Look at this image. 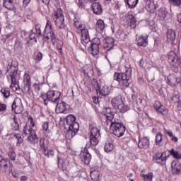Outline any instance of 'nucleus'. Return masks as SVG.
Segmentation results:
<instances>
[{
  "label": "nucleus",
  "instance_id": "obj_1",
  "mask_svg": "<svg viewBox=\"0 0 181 181\" xmlns=\"http://www.w3.org/2000/svg\"><path fill=\"white\" fill-rule=\"evenodd\" d=\"M74 28L77 34L81 35V43L85 47V49H88L93 56H96L100 52V45L101 42L98 37H95L93 40H90V35L86 24L82 23L81 19L76 16L74 18Z\"/></svg>",
  "mask_w": 181,
  "mask_h": 181
},
{
  "label": "nucleus",
  "instance_id": "obj_2",
  "mask_svg": "<svg viewBox=\"0 0 181 181\" xmlns=\"http://www.w3.org/2000/svg\"><path fill=\"white\" fill-rule=\"evenodd\" d=\"M102 121L104 122L105 125L110 127L113 135L119 138L124 136L126 132L125 126L119 119H115V115L110 107H106V112L102 116Z\"/></svg>",
  "mask_w": 181,
  "mask_h": 181
},
{
  "label": "nucleus",
  "instance_id": "obj_3",
  "mask_svg": "<svg viewBox=\"0 0 181 181\" xmlns=\"http://www.w3.org/2000/svg\"><path fill=\"white\" fill-rule=\"evenodd\" d=\"M124 71L122 73H115V80L119 83V88L122 90L127 88L132 83L130 79L132 73V66L130 65L124 66Z\"/></svg>",
  "mask_w": 181,
  "mask_h": 181
},
{
  "label": "nucleus",
  "instance_id": "obj_4",
  "mask_svg": "<svg viewBox=\"0 0 181 181\" xmlns=\"http://www.w3.org/2000/svg\"><path fill=\"white\" fill-rule=\"evenodd\" d=\"M17 73H18V66L13 65L12 63H8L6 66V79L11 83V88L13 91H18L21 89L19 82L16 81Z\"/></svg>",
  "mask_w": 181,
  "mask_h": 181
},
{
  "label": "nucleus",
  "instance_id": "obj_5",
  "mask_svg": "<svg viewBox=\"0 0 181 181\" xmlns=\"http://www.w3.org/2000/svg\"><path fill=\"white\" fill-rule=\"evenodd\" d=\"M65 121L66 122V128L68 129L66 134H65V139L71 140L79 131V123L76 121V117L73 115H67Z\"/></svg>",
  "mask_w": 181,
  "mask_h": 181
},
{
  "label": "nucleus",
  "instance_id": "obj_6",
  "mask_svg": "<svg viewBox=\"0 0 181 181\" xmlns=\"http://www.w3.org/2000/svg\"><path fill=\"white\" fill-rule=\"evenodd\" d=\"M60 96H62V93L60 92L48 90L47 93H41L40 101L45 106H47L49 102L57 104L59 103V100H60Z\"/></svg>",
  "mask_w": 181,
  "mask_h": 181
},
{
  "label": "nucleus",
  "instance_id": "obj_7",
  "mask_svg": "<svg viewBox=\"0 0 181 181\" xmlns=\"http://www.w3.org/2000/svg\"><path fill=\"white\" fill-rule=\"evenodd\" d=\"M52 19L54 21L57 28L59 30L64 29V16L63 15V11L61 8H57L54 9L52 13Z\"/></svg>",
  "mask_w": 181,
  "mask_h": 181
},
{
  "label": "nucleus",
  "instance_id": "obj_8",
  "mask_svg": "<svg viewBox=\"0 0 181 181\" xmlns=\"http://www.w3.org/2000/svg\"><path fill=\"white\" fill-rule=\"evenodd\" d=\"M111 105L115 110H119L122 114H125L130 111V106L124 103L122 96H116L111 100Z\"/></svg>",
  "mask_w": 181,
  "mask_h": 181
},
{
  "label": "nucleus",
  "instance_id": "obj_9",
  "mask_svg": "<svg viewBox=\"0 0 181 181\" xmlns=\"http://www.w3.org/2000/svg\"><path fill=\"white\" fill-rule=\"evenodd\" d=\"M100 130L97 127L90 126V130L89 131V143L86 144L87 149L90 147H95L99 144Z\"/></svg>",
  "mask_w": 181,
  "mask_h": 181
},
{
  "label": "nucleus",
  "instance_id": "obj_10",
  "mask_svg": "<svg viewBox=\"0 0 181 181\" xmlns=\"http://www.w3.org/2000/svg\"><path fill=\"white\" fill-rule=\"evenodd\" d=\"M167 60L168 63H169L170 65L173 66L174 73H179L178 67L181 64V59L179 56L176 55L175 51H170V52L168 53Z\"/></svg>",
  "mask_w": 181,
  "mask_h": 181
},
{
  "label": "nucleus",
  "instance_id": "obj_11",
  "mask_svg": "<svg viewBox=\"0 0 181 181\" xmlns=\"http://www.w3.org/2000/svg\"><path fill=\"white\" fill-rule=\"evenodd\" d=\"M42 36L44 40H50V41H52V43H55L57 40V38H56L55 36V33H54L52 23L51 21H49V20H47V25H45V28H44Z\"/></svg>",
  "mask_w": 181,
  "mask_h": 181
},
{
  "label": "nucleus",
  "instance_id": "obj_12",
  "mask_svg": "<svg viewBox=\"0 0 181 181\" xmlns=\"http://www.w3.org/2000/svg\"><path fill=\"white\" fill-rule=\"evenodd\" d=\"M31 85L30 71H24L23 78L22 80V93H28Z\"/></svg>",
  "mask_w": 181,
  "mask_h": 181
},
{
  "label": "nucleus",
  "instance_id": "obj_13",
  "mask_svg": "<svg viewBox=\"0 0 181 181\" xmlns=\"http://www.w3.org/2000/svg\"><path fill=\"white\" fill-rule=\"evenodd\" d=\"M80 159L84 165L90 164L91 155L86 147H84V148H83V150L81 151Z\"/></svg>",
  "mask_w": 181,
  "mask_h": 181
},
{
  "label": "nucleus",
  "instance_id": "obj_14",
  "mask_svg": "<svg viewBox=\"0 0 181 181\" xmlns=\"http://www.w3.org/2000/svg\"><path fill=\"white\" fill-rule=\"evenodd\" d=\"M24 110L23 103L21 98H16L12 104V111L15 114H21Z\"/></svg>",
  "mask_w": 181,
  "mask_h": 181
},
{
  "label": "nucleus",
  "instance_id": "obj_15",
  "mask_svg": "<svg viewBox=\"0 0 181 181\" xmlns=\"http://www.w3.org/2000/svg\"><path fill=\"white\" fill-rule=\"evenodd\" d=\"M153 160L154 163L160 164V165H165L166 164V160H167V156H166V153H161V152H158L156 153L153 156Z\"/></svg>",
  "mask_w": 181,
  "mask_h": 181
},
{
  "label": "nucleus",
  "instance_id": "obj_16",
  "mask_svg": "<svg viewBox=\"0 0 181 181\" xmlns=\"http://www.w3.org/2000/svg\"><path fill=\"white\" fill-rule=\"evenodd\" d=\"M125 23H127L132 29H134L136 27V17H134L131 12L125 15Z\"/></svg>",
  "mask_w": 181,
  "mask_h": 181
},
{
  "label": "nucleus",
  "instance_id": "obj_17",
  "mask_svg": "<svg viewBox=\"0 0 181 181\" xmlns=\"http://www.w3.org/2000/svg\"><path fill=\"white\" fill-rule=\"evenodd\" d=\"M114 46L115 40L112 37H106V39L104 40L103 47L106 49V54L110 50L114 49Z\"/></svg>",
  "mask_w": 181,
  "mask_h": 181
},
{
  "label": "nucleus",
  "instance_id": "obj_18",
  "mask_svg": "<svg viewBox=\"0 0 181 181\" xmlns=\"http://www.w3.org/2000/svg\"><path fill=\"white\" fill-rule=\"evenodd\" d=\"M137 146L139 149L147 150L151 146V141L147 137L139 139Z\"/></svg>",
  "mask_w": 181,
  "mask_h": 181
},
{
  "label": "nucleus",
  "instance_id": "obj_19",
  "mask_svg": "<svg viewBox=\"0 0 181 181\" xmlns=\"http://www.w3.org/2000/svg\"><path fill=\"white\" fill-rule=\"evenodd\" d=\"M137 42V46L146 47L148 45V36H144L143 35H139L136 39Z\"/></svg>",
  "mask_w": 181,
  "mask_h": 181
},
{
  "label": "nucleus",
  "instance_id": "obj_20",
  "mask_svg": "<svg viewBox=\"0 0 181 181\" xmlns=\"http://www.w3.org/2000/svg\"><path fill=\"white\" fill-rule=\"evenodd\" d=\"M172 173L174 175H177L181 173V163L180 161L174 160L171 164Z\"/></svg>",
  "mask_w": 181,
  "mask_h": 181
},
{
  "label": "nucleus",
  "instance_id": "obj_21",
  "mask_svg": "<svg viewBox=\"0 0 181 181\" xmlns=\"http://www.w3.org/2000/svg\"><path fill=\"white\" fill-rule=\"evenodd\" d=\"M157 8L158 5L154 4L153 1H151V0H147V1H146V10L150 13H154Z\"/></svg>",
  "mask_w": 181,
  "mask_h": 181
},
{
  "label": "nucleus",
  "instance_id": "obj_22",
  "mask_svg": "<svg viewBox=\"0 0 181 181\" xmlns=\"http://www.w3.org/2000/svg\"><path fill=\"white\" fill-rule=\"evenodd\" d=\"M41 130L42 131L44 134V137L47 138L49 137V135L51 134V130L49 128V122H43L42 124H41Z\"/></svg>",
  "mask_w": 181,
  "mask_h": 181
},
{
  "label": "nucleus",
  "instance_id": "obj_23",
  "mask_svg": "<svg viewBox=\"0 0 181 181\" xmlns=\"http://www.w3.org/2000/svg\"><path fill=\"white\" fill-rule=\"evenodd\" d=\"M90 9L96 15H101L103 12L102 6L98 2L91 4Z\"/></svg>",
  "mask_w": 181,
  "mask_h": 181
},
{
  "label": "nucleus",
  "instance_id": "obj_24",
  "mask_svg": "<svg viewBox=\"0 0 181 181\" xmlns=\"http://www.w3.org/2000/svg\"><path fill=\"white\" fill-rule=\"evenodd\" d=\"M66 103L65 102H61V103L57 104L56 112L58 114H62L66 111Z\"/></svg>",
  "mask_w": 181,
  "mask_h": 181
},
{
  "label": "nucleus",
  "instance_id": "obj_25",
  "mask_svg": "<svg viewBox=\"0 0 181 181\" xmlns=\"http://www.w3.org/2000/svg\"><path fill=\"white\" fill-rule=\"evenodd\" d=\"M40 151L43 153L44 156L47 158H53V156H55L54 149L51 148L41 149Z\"/></svg>",
  "mask_w": 181,
  "mask_h": 181
},
{
  "label": "nucleus",
  "instance_id": "obj_26",
  "mask_svg": "<svg viewBox=\"0 0 181 181\" xmlns=\"http://www.w3.org/2000/svg\"><path fill=\"white\" fill-rule=\"evenodd\" d=\"M156 146L158 147H162L164 145V142H163V134L160 132L156 133Z\"/></svg>",
  "mask_w": 181,
  "mask_h": 181
},
{
  "label": "nucleus",
  "instance_id": "obj_27",
  "mask_svg": "<svg viewBox=\"0 0 181 181\" xmlns=\"http://www.w3.org/2000/svg\"><path fill=\"white\" fill-rule=\"evenodd\" d=\"M23 134L25 136L36 135V132L30 125H25L23 128Z\"/></svg>",
  "mask_w": 181,
  "mask_h": 181
},
{
  "label": "nucleus",
  "instance_id": "obj_28",
  "mask_svg": "<svg viewBox=\"0 0 181 181\" xmlns=\"http://www.w3.org/2000/svg\"><path fill=\"white\" fill-rule=\"evenodd\" d=\"M4 7L8 11H13L15 9V4L13 0H4Z\"/></svg>",
  "mask_w": 181,
  "mask_h": 181
},
{
  "label": "nucleus",
  "instance_id": "obj_29",
  "mask_svg": "<svg viewBox=\"0 0 181 181\" xmlns=\"http://www.w3.org/2000/svg\"><path fill=\"white\" fill-rule=\"evenodd\" d=\"M175 31L173 29H169L167 31V39L168 42H173L175 40Z\"/></svg>",
  "mask_w": 181,
  "mask_h": 181
},
{
  "label": "nucleus",
  "instance_id": "obj_30",
  "mask_svg": "<svg viewBox=\"0 0 181 181\" xmlns=\"http://www.w3.org/2000/svg\"><path fill=\"white\" fill-rule=\"evenodd\" d=\"M11 138L15 139L17 140V143H16V146H20L21 144L23 142V139L21 137V135L16 133H13L11 134Z\"/></svg>",
  "mask_w": 181,
  "mask_h": 181
},
{
  "label": "nucleus",
  "instance_id": "obj_31",
  "mask_svg": "<svg viewBox=\"0 0 181 181\" xmlns=\"http://www.w3.org/2000/svg\"><path fill=\"white\" fill-rule=\"evenodd\" d=\"M164 133L166 134L168 136L171 138L170 140L172 142L177 143L179 141V139L173 135V130L164 129Z\"/></svg>",
  "mask_w": 181,
  "mask_h": 181
},
{
  "label": "nucleus",
  "instance_id": "obj_32",
  "mask_svg": "<svg viewBox=\"0 0 181 181\" xmlns=\"http://www.w3.org/2000/svg\"><path fill=\"white\" fill-rule=\"evenodd\" d=\"M95 28L98 32H103L105 28V23L103 20H98L97 23L95 24Z\"/></svg>",
  "mask_w": 181,
  "mask_h": 181
},
{
  "label": "nucleus",
  "instance_id": "obj_33",
  "mask_svg": "<svg viewBox=\"0 0 181 181\" xmlns=\"http://www.w3.org/2000/svg\"><path fill=\"white\" fill-rule=\"evenodd\" d=\"M156 113L158 114V115H160L161 117H168L169 115V109L168 107H163L162 109L155 110Z\"/></svg>",
  "mask_w": 181,
  "mask_h": 181
},
{
  "label": "nucleus",
  "instance_id": "obj_34",
  "mask_svg": "<svg viewBox=\"0 0 181 181\" xmlns=\"http://www.w3.org/2000/svg\"><path fill=\"white\" fill-rule=\"evenodd\" d=\"M156 113L158 114V115H160L161 117H168L169 115V109L168 107H163L162 109L155 110Z\"/></svg>",
  "mask_w": 181,
  "mask_h": 181
},
{
  "label": "nucleus",
  "instance_id": "obj_35",
  "mask_svg": "<svg viewBox=\"0 0 181 181\" xmlns=\"http://www.w3.org/2000/svg\"><path fill=\"white\" fill-rule=\"evenodd\" d=\"M8 163H10L8 159L0 160V170L6 172V169H8Z\"/></svg>",
  "mask_w": 181,
  "mask_h": 181
},
{
  "label": "nucleus",
  "instance_id": "obj_36",
  "mask_svg": "<svg viewBox=\"0 0 181 181\" xmlns=\"http://www.w3.org/2000/svg\"><path fill=\"white\" fill-rule=\"evenodd\" d=\"M95 1H97V0H78V6L85 8L86 6L90 5L91 2Z\"/></svg>",
  "mask_w": 181,
  "mask_h": 181
},
{
  "label": "nucleus",
  "instance_id": "obj_37",
  "mask_svg": "<svg viewBox=\"0 0 181 181\" xmlns=\"http://www.w3.org/2000/svg\"><path fill=\"white\" fill-rule=\"evenodd\" d=\"M153 110L154 111H157L158 110H162L163 108H165L166 106H165L162 103H160L158 100H156L153 103Z\"/></svg>",
  "mask_w": 181,
  "mask_h": 181
},
{
  "label": "nucleus",
  "instance_id": "obj_38",
  "mask_svg": "<svg viewBox=\"0 0 181 181\" xmlns=\"http://www.w3.org/2000/svg\"><path fill=\"white\" fill-rule=\"evenodd\" d=\"M139 0H125L126 5L128 6L129 8H134L138 4Z\"/></svg>",
  "mask_w": 181,
  "mask_h": 181
},
{
  "label": "nucleus",
  "instance_id": "obj_39",
  "mask_svg": "<svg viewBox=\"0 0 181 181\" xmlns=\"http://www.w3.org/2000/svg\"><path fill=\"white\" fill-rule=\"evenodd\" d=\"M28 141L30 144L35 145L38 143V137L37 136V134L29 135Z\"/></svg>",
  "mask_w": 181,
  "mask_h": 181
},
{
  "label": "nucleus",
  "instance_id": "obj_40",
  "mask_svg": "<svg viewBox=\"0 0 181 181\" xmlns=\"http://www.w3.org/2000/svg\"><path fill=\"white\" fill-rule=\"evenodd\" d=\"M13 123H12V130L13 131H18L19 129V124L18 121L17 120L16 116H13L12 118Z\"/></svg>",
  "mask_w": 181,
  "mask_h": 181
},
{
  "label": "nucleus",
  "instance_id": "obj_41",
  "mask_svg": "<svg viewBox=\"0 0 181 181\" xmlns=\"http://www.w3.org/2000/svg\"><path fill=\"white\" fill-rule=\"evenodd\" d=\"M99 173H98L97 171H95L93 170V168H91L90 170V178L91 180H93V181H99Z\"/></svg>",
  "mask_w": 181,
  "mask_h": 181
},
{
  "label": "nucleus",
  "instance_id": "obj_42",
  "mask_svg": "<svg viewBox=\"0 0 181 181\" xmlns=\"http://www.w3.org/2000/svg\"><path fill=\"white\" fill-rule=\"evenodd\" d=\"M58 168L61 170H66V165L65 164L64 160L58 157Z\"/></svg>",
  "mask_w": 181,
  "mask_h": 181
},
{
  "label": "nucleus",
  "instance_id": "obj_43",
  "mask_svg": "<svg viewBox=\"0 0 181 181\" xmlns=\"http://www.w3.org/2000/svg\"><path fill=\"white\" fill-rule=\"evenodd\" d=\"M141 177L143 178L144 181H152L153 178V173H148L147 175L141 174Z\"/></svg>",
  "mask_w": 181,
  "mask_h": 181
},
{
  "label": "nucleus",
  "instance_id": "obj_44",
  "mask_svg": "<svg viewBox=\"0 0 181 181\" xmlns=\"http://www.w3.org/2000/svg\"><path fill=\"white\" fill-rule=\"evenodd\" d=\"M99 93L102 96H107V95L110 94V90L108 89L107 86L102 87V89L99 90Z\"/></svg>",
  "mask_w": 181,
  "mask_h": 181
},
{
  "label": "nucleus",
  "instance_id": "obj_45",
  "mask_svg": "<svg viewBox=\"0 0 181 181\" xmlns=\"http://www.w3.org/2000/svg\"><path fill=\"white\" fill-rule=\"evenodd\" d=\"M114 149V145L112 143H106L104 146V150L106 153L112 152Z\"/></svg>",
  "mask_w": 181,
  "mask_h": 181
},
{
  "label": "nucleus",
  "instance_id": "obj_46",
  "mask_svg": "<svg viewBox=\"0 0 181 181\" xmlns=\"http://www.w3.org/2000/svg\"><path fill=\"white\" fill-rule=\"evenodd\" d=\"M170 155L173 156V158H175V159H180L181 158V155L180 154L179 151H175V148H172L170 151Z\"/></svg>",
  "mask_w": 181,
  "mask_h": 181
},
{
  "label": "nucleus",
  "instance_id": "obj_47",
  "mask_svg": "<svg viewBox=\"0 0 181 181\" xmlns=\"http://www.w3.org/2000/svg\"><path fill=\"white\" fill-rule=\"evenodd\" d=\"M0 93H1L2 95H4V98L6 99H8V97H10V90L5 88H2V89L0 90Z\"/></svg>",
  "mask_w": 181,
  "mask_h": 181
},
{
  "label": "nucleus",
  "instance_id": "obj_48",
  "mask_svg": "<svg viewBox=\"0 0 181 181\" xmlns=\"http://www.w3.org/2000/svg\"><path fill=\"white\" fill-rule=\"evenodd\" d=\"M40 150L48 149L47 144L45 143V139H40L39 141Z\"/></svg>",
  "mask_w": 181,
  "mask_h": 181
},
{
  "label": "nucleus",
  "instance_id": "obj_49",
  "mask_svg": "<svg viewBox=\"0 0 181 181\" xmlns=\"http://www.w3.org/2000/svg\"><path fill=\"white\" fill-rule=\"evenodd\" d=\"M169 3L176 7H180L181 6V0H169Z\"/></svg>",
  "mask_w": 181,
  "mask_h": 181
},
{
  "label": "nucleus",
  "instance_id": "obj_50",
  "mask_svg": "<svg viewBox=\"0 0 181 181\" xmlns=\"http://www.w3.org/2000/svg\"><path fill=\"white\" fill-rule=\"evenodd\" d=\"M8 158H10L11 160H15V159L16 158V153L14 151L11 150L10 151H8Z\"/></svg>",
  "mask_w": 181,
  "mask_h": 181
},
{
  "label": "nucleus",
  "instance_id": "obj_51",
  "mask_svg": "<svg viewBox=\"0 0 181 181\" xmlns=\"http://www.w3.org/2000/svg\"><path fill=\"white\" fill-rule=\"evenodd\" d=\"M158 17L164 18L166 15V11H165L163 8H160V9L158 11Z\"/></svg>",
  "mask_w": 181,
  "mask_h": 181
},
{
  "label": "nucleus",
  "instance_id": "obj_52",
  "mask_svg": "<svg viewBox=\"0 0 181 181\" xmlns=\"http://www.w3.org/2000/svg\"><path fill=\"white\" fill-rule=\"evenodd\" d=\"M42 60V53L37 52L35 61L37 62H40Z\"/></svg>",
  "mask_w": 181,
  "mask_h": 181
},
{
  "label": "nucleus",
  "instance_id": "obj_53",
  "mask_svg": "<svg viewBox=\"0 0 181 181\" xmlns=\"http://www.w3.org/2000/svg\"><path fill=\"white\" fill-rule=\"evenodd\" d=\"M35 30H36V35L37 36H41V25L40 24L36 25V26L35 27Z\"/></svg>",
  "mask_w": 181,
  "mask_h": 181
},
{
  "label": "nucleus",
  "instance_id": "obj_54",
  "mask_svg": "<svg viewBox=\"0 0 181 181\" xmlns=\"http://www.w3.org/2000/svg\"><path fill=\"white\" fill-rule=\"evenodd\" d=\"M30 1H32V0H23L22 1V6L24 8H27V6H29V4H30Z\"/></svg>",
  "mask_w": 181,
  "mask_h": 181
},
{
  "label": "nucleus",
  "instance_id": "obj_55",
  "mask_svg": "<svg viewBox=\"0 0 181 181\" xmlns=\"http://www.w3.org/2000/svg\"><path fill=\"white\" fill-rule=\"evenodd\" d=\"M6 110V105L4 103H0V112H5Z\"/></svg>",
  "mask_w": 181,
  "mask_h": 181
},
{
  "label": "nucleus",
  "instance_id": "obj_56",
  "mask_svg": "<svg viewBox=\"0 0 181 181\" xmlns=\"http://www.w3.org/2000/svg\"><path fill=\"white\" fill-rule=\"evenodd\" d=\"M36 36H37V34H35V33H30V40L36 41V39H37Z\"/></svg>",
  "mask_w": 181,
  "mask_h": 181
},
{
  "label": "nucleus",
  "instance_id": "obj_57",
  "mask_svg": "<svg viewBox=\"0 0 181 181\" xmlns=\"http://www.w3.org/2000/svg\"><path fill=\"white\" fill-rule=\"evenodd\" d=\"M138 64H139V67H141V68L144 67V59L141 58V59H139Z\"/></svg>",
  "mask_w": 181,
  "mask_h": 181
},
{
  "label": "nucleus",
  "instance_id": "obj_58",
  "mask_svg": "<svg viewBox=\"0 0 181 181\" xmlns=\"http://www.w3.org/2000/svg\"><path fill=\"white\" fill-rule=\"evenodd\" d=\"M33 88H34V90L36 92L40 91V86L38 84L35 83L33 85Z\"/></svg>",
  "mask_w": 181,
  "mask_h": 181
},
{
  "label": "nucleus",
  "instance_id": "obj_59",
  "mask_svg": "<svg viewBox=\"0 0 181 181\" xmlns=\"http://www.w3.org/2000/svg\"><path fill=\"white\" fill-rule=\"evenodd\" d=\"M93 102L95 105L98 104L99 103V98H97V97H93Z\"/></svg>",
  "mask_w": 181,
  "mask_h": 181
},
{
  "label": "nucleus",
  "instance_id": "obj_60",
  "mask_svg": "<svg viewBox=\"0 0 181 181\" xmlns=\"http://www.w3.org/2000/svg\"><path fill=\"white\" fill-rule=\"evenodd\" d=\"M38 1L42 2V3H43L44 4H45V5L49 4V1H51V0H38Z\"/></svg>",
  "mask_w": 181,
  "mask_h": 181
},
{
  "label": "nucleus",
  "instance_id": "obj_61",
  "mask_svg": "<svg viewBox=\"0 0 181 181\" xmlns=\"http://www.w3.org/2000/svg\"><path fill=\"white\" fill-rule=\"evenodd\" d=\"M20 181H28L27 176H25V175L21 176V177H20Z\"/></svg>",
  "mask_w": 181,
  "mask_h": 181
},
{
  "label": "nucleus",
  "instance_id": "obj_62",
  "mask_svg": "<svg viewBox=\"0 0 181 181\" xmlns=\"http://www.w3.org/2000/svg\"><path fill=\"white\" fill-rule=\"evenodd\" d=\"M30 126H32V127H35V122L33 118H30Z\"/></svg>",
  "mask_w": 181,
  "mask_h": 181
},
{
  "label": "nucleus",
  "instance_id": "obj_63",
  "mask_svg": "<svg viewBox=\"0 0 181 181\" xmlns=\"http://www.w3.org/2000/svg\"><path fill=\"white\" fill-rule=\"evenodd\" d=\"M177 110L178 111H181V102L177 103Z\"/></svg>",
  "mask_w": 181,
  "mask_h": 181
},
{
  "label": "nucleus",
  "instance_id": "obj_64",
  "mask_svg": "<svg viewBox=\"0 0 181 181\" xmlns=\"http://www.w3.org/2000/svg\"><path fill=\"white\" fill-rule=\"evenodd\" d=\"M177 21H178V23H181V15L180 14L177 16Z\"/></svg>",
  "mask_w": 181,
  "mask_h": 181
}]
</instances>
